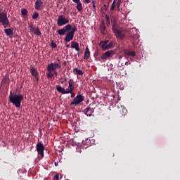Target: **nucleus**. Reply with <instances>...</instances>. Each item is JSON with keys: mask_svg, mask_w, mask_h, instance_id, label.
<instances>
[{"mask_svg": "<svg viewBox=\"0 0 180 180\" xmlns=\"http://www.w3.org/2000/svg\"><path fill=\"white\" fill-rule=\"evenodd\" d=\"M71 31L70 32L72 34H75V32H77V27H71Z\"/></svg>", "mask_w": 180, "mask_h": 180, "instance_id": "obj_28", "label": "nucleus"}, {"mask_svg": "<svg viewBox=\"0 0 180 180\" xmlns=\"http://www.w3.org/2000/svg\"><path fill=\"white\" fill-rule=\"evenodd\" d=\"M113 47H115V44L113 42H110L105 47V50H109V49H113Z\"/></svg>", "mask_w": 180, "mask_h": 180, "instance_id": "obj_22", "label": "nucleus"}, {"mask_svg": "<svg viewBox=\"0 0 180 180\" xmlns=\"http://www.w3.org/2000/svg\"><path fill=\"white\" fill-rule=\"evenodd\" d=\"M37 151L38 153V155L41 157V158H43L44 157V144L41 142H38L36 146Z\"/></svg>", "mask_w": 180, "mask_h": 180, "instance_id": "obj_5", "label": "nucleus"}, {"mask_svg": "<svg viewBox=\"0 0 180 180\" xmlns=\"http://www.w3.org/2000/svg\"><path fill=\"white\" fill-rule=\"evenodd\" d=\"M53 69L55 70H57V68H58V63H53Z\"/></svg>", "mask_w": 180, "mask_h": 180, "instance_id": "obj_32", "label": "nucleus"}, {"mask_svg": "<svg viewBox=\"0 0 180 180\" xmlns=\"http://www.w3.org/2000/svg\"><path fill=\"white\" fill-rule=\"evenodd\" d=\"M91 56V51H89V48L86 47L85 49L84 55V59L88 60Z\"/></svg>", "mask_w": 180, "mask_h": 180, "instance_id": "obj_16", "label": "nucleus"}, {"mask_svg": "<svg viewBox=\"0 0 180 180\" xmlns=\"http://www.w3.org/2000/svg\"><path fill=\"white\" fill-rule=\"evenodd\" d=\"M72 25L68 24L66 26H65L63 29H60L57 31V33L60 34V36H64L67 32H70L71 30Z\"/></svg>", "mask_w": 180, "mask_h": 180, "instance_id": "obj_9", "label": "nucleus"}, {"mask_svg": "<svg viewBox=\"0 0 180 180\" xmlns=\"http://www.w3.org/2000/svg\"><path fill=\"white\" fill-rule=\"evenodd\" d=\"M44 3L41 0H37L34 4V8L37 9V11H41V9H44V5H43Z\"/></svg>", "mask_w": 180, "mask_h": 180, "instance_id": "obj_11", "label": "nucleus"}, {"mask_svg": "<svg viewBox=\"0 0 180 180\" xmlns=\"http://www.w3.org/2000/svg\"><path fill=\"white\" fill-rule=\"evenodd\" d=\"M69 94H71V98H75V94H74V92H71V93H69Z\"/></svg>", "mask_w": 180, "mask_h": 180, "instance_id": "obj_39", "label": "nucleus"}, {"mask_svg": "<svg viewBox=\"0 0 180 180\" xmlns=\"http://www.w3.org/2000/svg\"><path fill=\"white\" fill-rule=\"evenodd\" d=\"M91 3H92L93 5H95V4H96V1H95V0H93V1H91Z\"/></svg>", "mask_w": 180, "mask_h": 180, "instance_id": "obj_46", "label": "nucleus"}, {"mask_svg": "<svg viewBox=\"0 0 180 180\" xmlns=\"http://www.w3.org/2000/svg\"><path fill=\"white\" fill-rule=\"evenodd\" d=\"M125 56H128L129 57H135L136 56V51H130L129 50H125L124 51Z\"/></svg>", "mask_w": 180, "mask_h": 180, "instance_id": "obj_17", "label": "nucleus"}, {"mask_svg": "<svg viewBox=\"0 0 180 180\" xmlns=\"http://www.w3.org/2000/svg\"><path fill=\"white\" fill-rule=\"evenodd\" d=\"M73 39H74V34L70 32H68L65 38V41H66V43H70V41H71V40H73Z\"/></svg>", "mask_w": 180, "mask_h": 180, "instance_id": "obj_13", "label": "nucleus"}, {"mask_svg": "<svg viewBox=\"0 0 180 180\" xmlns=\"http://www.w3.org/2000/svg\"><path fill=\"white\" fill-rule=\"evenodd\" d=\"M59 178H60V176H59L58 174H56V175L54 176L53 180H58Z\"/></svg>", "mask_w": 180, "mask_h": 180, "instance_id": "obj_36", "label": "nucleus"}, {"mask_svg": "<svg viewBox=\"0 0 180 180\" xmlns=\"http://www.w3.org/2000/svg\"><path fill=\"white\" fill-rule=\"evenodd\" d=\"M46 75L48 78H53V77H54V74H53L51 71H49V72H46Z\"/></svg>", "mask_w": 180, "mask_h": 180, "instance_id": "obj_26", "label": "nucleus"}, {"mask_svg": "<svg viewBox=\"0 0 180 180\" xmlns=\"http://www.w3.org/2000/svg\"><path fill=\"white\" fill-rule=\"evenodd\" d=\"M34 34H36L37 36H41V32H40V29H39V27H36L34 30Z\"/></svg>", "mask_w": 180, "mask_h": 180, "instance_id": "obj_23", "label": "nucleus"}, {"mask_svg": "<svg viewBox=\"0 0 180 180\" xmlns=\"http://www.w3.org/2000/svg\"><path fill=\"white\" fill-rule=\"evenodd\" d=\"M0 23L4 29H6L8 25H10L11 22H9L8 14H6V13H0Z\"/></svg>", "mask_w": 180, "mask_h": 180, "instance_id": "obj_4", "label": "nucleus"}, {"mask_svg": "<svg viewBox=\"0 0 180 180\" xmlns=\"http://www.w3.org/2000/svg\"><path fill=\"white\" fill-rule=\"evenodd\" d=\"M58 68H61V65L58 64Z\"/></svg>", "mask_w": 180, "mask_h": 180, "instance_id": "obj_49", "label": "nucleus"}, {"mask_svg": "<svg viewBox=\"0 0 180 180\" xmlns=\"http://www.w3.org/2000/svg\"><path fill=\"white\" fill-rule=\"evenodd\" d=\"M65 81H67V77H64L63 79V81L61 82V84H64V82H65Z\"/></svg>", "mask_w": 180, "mask_h": 180, "instance_id": "obj_40", "label": "nucleus"}, {"mask_svg": "<svg viewBox=\"0 0 180 180\" xmlns=\"http://www.w3.org/2000/svg\"><path fill=\"white\" fill-rule=\"evenodd\" d=\"M105 19L108 22V24L110 25V19L109 18V16H108V15H105Z\"/></svg>", "mask_w": 180, "mask_h": 180, "instance_id": "obj_34", "label": "nucleus"}, {"mask_svg": "<svg viewBox=\"0 0 180 180\" xmlns=\"http://www.w3.org/2000/svg\"><path fill=\"white\" fill-rule=\"evenodd\" d=\"M85 101V96L78 94L71 102L70 105H75V106H78L81 103Z\"/></svg>", "mask_w": 180, "mask_h": 180, "instance_id": "obj_6", "label": "nucleus"}, {"mask_svg": "<svg viewBox=\"0 0 180 180\" xmlns=\"http://www.w3.org/2000/svg\"><path fill=\"white\" fill-rule=\"evenodd\" d=\"M103 6L105 9H108V6L106 4H104Z\"/></svg>", "mask_w": 180, "mask_h": 180, "instance_id": "obj_47", "label": "nucleus"}, {"mask_svg": "<svg viewBox=\"0 0 180 180\" xmlns=\"http://www.w3.org/2000/svg\"><path fill=\"white\" fill-rule=\"evenodd\" d=\"M30 71L31 75H32V77H34L37 81H39V72H37V69H36L33 66H30Z\"/></svg>", "mask_w": 180, "mask_h": 180, "instance_id": "obj_10", "label": "nucleus"}, {"mask_svg": "<svg viewBox=\"0 0 180 180\" xmlns=\"http://www.w3.org/2000/svg\"><path fill=\"white\" fill-rule=\"evenodd\" d=\"M71 47L72 49H75L76 51H79V44L77 41H72L71 42Z\"/></svg>", "mask_w": 180, "mask_h": 180, "instance_id": "obj_15", "label": "nucleus"}, {"mask_svg": "<svg viewBox=\"0 0 180 180\" xmlns=\"http://www.w3.org/2000/svg\"><path fill=\"white\" fill-rule=\"evenodd\" d=\"M56 91L59 92V94H62V95H67L71 92H74V89H75V87H74V84L70 83L68 86V89H64L61 86L56 85Z\"/></svg>", "mask_w": 180, "mask_h": 180, "instance_id": "obj_3", "label": "nucleus"}, {"mask_svg": "<svg viewBox=\"0 0 180 180\" xmlns=\"http://www.w3.org/2000/svg\"><path fill=\"white\" fill-rule=\"evenodd\" d=\"M122 116H124L126 113H127V110L126 109V108H122Z\"/></svg>", "mask_w": 180, "mask_h": 180, "instance_id": "obj_29", "label": "nucleus"}, {"mask_svg": "<svg viewBox=\"0 0 180 180\" xmlns=\"http://www.w3.org/2000/svg\"><path fill=\"white\" fill-rule=\"evenodd\" d=\"M57 61H58V63H60V59H58Z\"/></svg>", "mask_w": 180, "mask_h": 180, "instance_id": "obj_52", "label": "nucleus"}, {"mask_svg": "<svg viewBox=\"0 0 180 180\" xmlns=\"http://www.w3.org/2000/svg\"><path fill=\"white\" fill-rule=\"evenodd\" d=\"M73 2H75V4H78V2H79L80 0H72Z\"/></svg>", "mask_w": 180, "mask_h": 180, "instance_id": "obj_43", "label": "nucleus"}, {"mask_svg": "<svg viewBox=\"0 0 180 180\" xmlns=\"http://www.w3.org/2000/svg\"><path fill=\"white\" fill-rule=\"evenodd\" d=\"M51 46L53 49H56V47H57V44L53 41L51 42Z\"/></svg>", "mask_w": 180, "mask_h": 180, "instance_id": "obj_35", "label": "nucleus"}, {"mask_svg": "<svg viewBox=\"0 0 180 180\" xmlns=\"http://www.w3.org/2000/svg\"><path fill=\"white\" fill-rule=\"evenodd\" d=\"M66 47H70V45L69 44L66 45Z\"/></svg>", "mask_w": 180, "mask_h": 180, "instance_id": "obj_51", "label": "nucleus"}, {"mask_svg": "<svg viewBox=\"0 0 180 180\" xmlns=\"http://www.w3.org/2000/svg\"><path fill=\"white\" fill-rule=\"evenodd\" d=\"M29 29H30V30L31 32H34L36 28L33 27V24H31V25L29 26Z\"/></svg>", "mask_w": 180, "mask_h": 180, "instance_id": "obj_31", "label": "nucleus"}, {"mask_svg": "<svg viewBox=\"0 0 180 180\" xmlns=\"http://www.w3.org/2000/svg\"><path fill=\"white\" fill-rule=\"evenodd\" d=\"M63 66L67 65V62H66V61H64V62L63 63Z\"/></svg>", "mask_w": 180, "mask_h": 180, "instance_id": "obj_45", "label": "nucleus"}, {"mask_svg": "<svg viewBox=\"0 0 180 180\" xmlns=\"http://www.w3.org/2000/svg\"><path fill=\"white\" fill-rule=\"evenodd\" d=\"M22 101H23V95L13 94L12 91H10L9 102L13 103L15 108H20V103H22Z\"/></svg>", "mask_w": 180, "mask_h": 180, "instance_id": "obj_2", "label": "nucleus"}, {"mask_svg": "<svg viewBox=\"0 0 180 180\" xmlns=\"http://www.w3.org/2000/svg\"><path fill=\"white\" fill-rule=\"evenodd\" d=\"M68 84H74V80L72 79H70L68 82Z\"/></svg>", "mask_w": 180, "mask_h": 180, "instance_id": "obj_38", "label": "nucleus"}, {"mask_svg": "<svg viewBox=\"0 0 180 180\" xmlns=\"http://www.w3.org/2000/svg\"><path fill=\"white\" fill-rule=\"evenodd\" d=\"M86 4H90L91 3V0H85Z\"/></svg>", "mask_w": 180, "mask_h": 180, "instance_id": "obj_44", "label": "nucleus"}, {"mask_svg": "<svg viewBox=\"0 0 180 180\" xmlns=\"http://www.w3.org/2000/svg\"><path fill=\"white\" fill-rule=\"evenodd\" d=\"M77 4V6L76 8L77 9V11L79 12H81V11H82V3H81V1H78Z\"/></svg>", "mask_w": 180, "mask_h": 180, "instance_id": "obj_21", "label": "nucleus"}, {"mask_svg": "<svg viewBox=\"0 0 180 180\" xmlns=\"http://www.w3.org/2000/svg\"><path fill=\"white\" fill-rule=\"evenodd\" d=\"M115 1L112 2L111 7H110V11H115Z\"/></svg>", "mask_w": 180, "mask_h": 180, "instance_id": "obj_30", "label": "nucleus"}, {"mask_svg": "<svg viewBox=\"0 0 180 180\" xmlns=\"http://www.w3.org/2000/svg\"><path fill=\"white\" fill-rule=\"evenodd\" d=\"M53 69L55 70H57V68H58V63H53Z\"/></svg>", "mask_w": 180, "mask_h": 180, "instance_id": "obj_33", "label": "nucleus"}, {"mask_svg": "<svg viewBox=\"0 0 180 180\" xmlns=\"http://www.w3.org/2000/svg\"><path fill=\"white\" fill-rule=\"evenodd\" d=\"M83 112L84 115L89 116V117H91V116H92V113H94V109L91 108V107H87L84 110Z\"/></svg>", "mask_w": 180, "mask_h": 180, "instance_id": "obj_12", "label": "nucleus"}, {"mask_svg": "<svg viewBox=\"0 0 180 180\" xmlns=\"http://www.w3.org/2000/svg\"><path fill=\"white\" fill-rule=\"evenodd\" d=\"M73 72H74V74H77V75H84V72H82V70H81L77 68L73 69Z\"/></svg>", "mask_w": 180, "mask_h": 180, "instance_id": "obj_20", "label": "nucleus"}, {"mask_svg": "<svg viewBox=\"0 0 180 180\" xmlns=\"http://www.w3.org/2000/svg\"><path fill=\"white\" fill-rule=\"evenodd\" d=\"M1 12V10L0 9V13Z\"/></svg>", "mask_w": 180, "mask_h": 180, "instance_id": "obj_53", "label": "nucleus"}, {"mask_svg": "<svg viewBox=\"0 0 180 180\" xmlns=\"http://www.w3.org/2000/svg\"><path fill=\"white\" fill-rule=\"evenodd\" d=\"M53 72H54L53 75L55 77H57V75H58V72H57V71L55 70V71H53Z\"/></svg>", "mask_w": 180, "mask_h": 180, "instance_id": "obj_42", "label": "nucleus"}, {"mask_svg": "<svg viewBox=\"0 0 180 180\" xmlns=\"http://www.w3.org/2000/svg\"><path fill=\"white\" fill-rule=\"evenodd\" d=\"M93 11H96V5L93 4Z\"/></svg>", "mask_w": 180, "mask_h": 180, "instance_id": "obj_41", "label": "nucleus"}, {"mask_svg": "<svg viewBox=\"0 0 180 180\" xmlns=\"http://www.w3.org/2000/svg\"><path fill=\"white\" fill-rule=\"evenodd\" d=\"M39 13L35 12L34 13V14L32 15V19H34V20H36V19H37V18H39Z\"/></svg>", "mask_w": 180, "mask_h": 180, "instance_id": "obj_27", "label": "nucleus"}, {"mask_svg": "<svg viewBox=\"0 0 180 180\" xmlns=\"http://www.w3.org/2000/svg\"><path fill=\"white\" fill-rule=\"evenodd\" d=\"M108 43H109V40L101 41L99 46H101L103 50H105V48L108 46Z\"/></svg>", "mask_w": 180, "mask_h": 180, "instance_id": "obj_19", "label": "nucleus"}, {"mask_svg": "<svg viewBox=\"0 0 180 180\" xmlns=\"http://www.w3.org/2000/svg\"><path fill=\"white\" fill-rule=\"evenodd\" d=\"M55 165H56V167H57V165H58L57 162H55Z\"/></svg>", "mask_w": 180, "mask_h": 180, "instance_id": "obj_50", "label": "nucleus"}, {"mask_svg": "<svg viewBox=\"0 0 180 180\" xmlns=\"http://www.w3.org/2000/svg\"><path fill=\"white\" fill-rule=\"evenodd\" d=\"M116 53V51L115 50H110L106 52H105L101 57V60H106V58H110V57H112Z\"/></svg>", "mask_w": 180, "mask_h": 180, "instance_id": "obj_8", "label": "nucleus"}, {"mask_svg": "<svg viewBox=\"0 0 180 180\" xmlns=\"http://www.w3.org/2000/svg\"><path fill=\"white\" fill-rule=\"evenodd\" d=\"M4 32L6 33V36H13V29L12 28L5 29Z\"/></svg>", "mask_w": 180, "mask_h": 180, "instance_id": "obj_18", "label": "nucleus"}, {"mask_svg": "<svg viewBox=\"0 0 180 180\" xmlns=\"http://www.w3.org/2000/svg\"><path fill=\"white\" fill-rule=\"evenodd\" d=\"M68 23H70V20L65 18L63 15H59L57 20L58 26H64V25H67Z\"/></svg>", "mask_w": 180, "mask_h": 180, "instance_id": "obj_7", "label": "nucleus"}, {"mask_svg": "<svg viewBox=\"0 0 180 180\" xmlns=\"http://www.w3.org/2000/svg\"><path fill=\"white\" fill-rule=\"evenodd\" d=\"M47 70L48 71H56L55 69H54V66L53 65V63H51L49 65H48V68H47Z\"/></svg>", "mask_w": 180, "mask_h": 180, "instance_id": "obj_24", "label": "nucleus"}, {"mask_svg": "<svg viewBox=\"0 0 180 180\" xmlns=\"http://www.w3.org/2000/svg\"><path fill=\"white\" fill-rule=\"evenodd\" d=\"M129 64H130V63H129V62L125 63V65H129Z\"/></svg>", "mask_w": 180, "mask_h": 180, "instance_id": "obj_48", "label": "nucleus"}, {"mask_svg": "<svg viewBox=\"0 0 180 180\" xmlns=\"http://www.w3.org/2000/svg\"><path fill=\"white\" fill-rule=\"evenodd\" d=\"M21 15L22 16H26L27 15V11L26 10V8H23L21 11Z\"/></svg>", "mask_w": 180, "mask_h": 180, "instance_id": "obj_25", "label": "nucleus"}, {"mask_svg": "<svg viewBox=\"0 0 180 180\" xmlns=\"http://www.w3.org/2000/svg\"><path fill=\"white\" fill-rule=\"evenodd\" d=\"M120 4H122V0H118L117 3V6H120Z\"/></svg>", "mask_w": 180, "mask_h": 180, "instance_id": "obj_37", "label": "nucleus"}, {"mask_svg": "<svg viewBox=\"0 0 180 180\" xmlns=\"http://www.w3.org/2000/svg\"><path fill=\"white\" fill-rule=\"evenodd\" d=\"M112 30L115 36H116L117 39L123 40L126 37V33L124 32V30L119 26L117 20H114L112 21Z\"/></svg>", "mask_w": 180, "mask_h": 180, "instance_id": "obj_1", "label": "nucleus"}, {"mask_svg": "<svg viewBox=\"0 0 180 180\" xmlns=\"http://www.w3.org/2000/svg\"><path fill=\"white\" fill-rule=\"evenodd\" d=\"M100 30L102 33V34H106L107 31H106V25H105V22L102 21L101 25H100Z\"/></svg>", "mask_w": 180, "mask_h": 180, "instance_id": "obj_14", "label": "nucleus"}]
</instances>
